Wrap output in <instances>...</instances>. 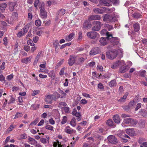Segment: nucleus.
Here are the masks:
<instances>
[{
	"mask_svg": "<svg viewBox=\"0 0 147 147\" xmlns=\"http://www.w3.org/2000/svg\"><path fill=\"white\" fill-rule=\"evenodd\" d=\"M60 96V95L56 92L53 94L45 96V101L47 104H51L53 100H56Z\"/></svg>",
	"mask_w": 147,
	"mask_h": 147,
	"instance_id": "nucleus-1",
	"label": "nucleus"
},
{
	"mask_svg": "<svg viewBox=\"0 0 147 147\" xmlns=\"http://www.w3.org/2000/svg\"><path fill=\"white\" fill-rule=\"evenodd\" d=\"M118 54L116 50H111L106 53V56L108 59H113L115 58Z\"/></svg>",
	"mask_w": 147,
	"mask_h": 147,
	"instance_id": "nucleus-2",
	"label": "nucleus"
},
{
	"mask_svg": "<svg viewBox=\"0 0 147 147\" xmlns=\"http://www.w3.org/2000/svg\"><path fill=\"white\" fill-rule=\"evenodd\" d=\"M103 21L107 22H112L117 21V18L109 15L105 14L103 17Z\"/></svg>",
	"mask_w": 147,
	"mask_h": 147,
	"instance_id": "nucleus-3",
	"label": "nucleus"
},
{
	"mask_svg": "<svg viewBox=\"0 0 147 147\" xmlns=\"http://www.w3.org/2000/svg\"><path fill=\"white\" fill-rule=\"evenodd\" d=\"M100 33L102 35H104L105 34L107 36V38H108L111 39V41L112 42H113V40H117L118 38L117 37H113L112 35L111 34H109V32H108L105 29H103L100 32Z\"/></svg>",
	"mask_w": 147,
	"mask_h": 147,
	"instance_id": "nucleus-4",
	"label": "nucleus"
},
{
	"mask_svg": "<svg viewBox=\"0 0 147 147\" xmlns=\"http://www.w3.org/2000/svg\"><path fill=\"white\" fill-rule=\"evenodd\" d=\"M93 26L92 30L98 31L99 30L101 27V22L99 21H94L93 22Z\"/></svg>",
	"mask_w": 147,
	"mask_h": 147,
	"instance_id": "nucleus-5",
	"label": "nucleus"
},
{
	"mask_svg": "<svg viewBox=\"0 0 147 147\" xmlns=\"http://www.w3.org/2000/svg\"><path fill=\"white\" fill-rule=\"evenodd\" d=\"M123 122L125 123L128 124L134 125H136L137 123V121L131 118H126L124 119Z\"/></svg>",
	"mask_w": 147,
	"mask_h": 147,
	"instance_id": "nucleus-6",
	"label": "nucleus"
},
{
	"mask_svg": "<svg viewBox=\"0 0 147 147\" xmlns=\"http://www.w3.org/2000/svg\"><path fill=\"white\" fill-rule=\"evenodd\" d=\"M76 57H77L74 55H72L70 56L68 60V63L69 66H71L75 63Z\"/></svg>",
	"mask_w": 147,
	"mask_h": 147,
	"instance_id": "nucleus-7",
	"label": "nucleus"
},
{
	"mask_svg": "<svg viewBox=\"0 0 147 147\" xmlns=\"http://www.w3.org/2000/svg\"><path fill=\"white\" fill-rule=\"evenodd\" d=\"M108 139L109 142L111 143L115 144L118 142L117 138L113 135H110L108 137Z\"/></svg>",
	"mask_w": 147,
	"mask_h": 147,
	"instance_id": "nucleus-8",
	"label": "nucleus"
},
{
	"mask_svg": "<svg viewBox=\"0 0 147 147\" xmlns=\"http://www.w3.org/2000/svg\"><path fill=\"white\" fill-rule=\"evenodd\" d=\"M97 34L95 32H90L87 33V35L88 37L91 39H95L96 37Z\"/></svg>",
	"mask_w": 147,
	"mask_h": 147,
	"instance_id": "nucleus-9",
	"label": "nucleus"
},
{
	"mask_svg": "<svg viewBox=\"0 0 147 147\" xmlns=\"http://www.w3.org/2000/svg\"><path fill=\"white\" fill-rule=\"evenodd\" d=\"M100 51V48L97 47H95L92 49L90 52V54L91 55H94L98 54Z\"/></svg>",
	"mask_w": 147,
	"mask_h": 147,
	"instance_id": "nucleus-10",
	"label": "nucleus"
},
{
	"mask_svg": "<svg viewBox=\"0 0 147 147\" xmlns=\"http://www.w3.org/2000/svg\"><path fill=\"white\" fill-rule=\"evenodd\" d=\"M101 18V17L99 15H92L89 16L88 20H99Z\"/></svg>",
	"mask_w": 147,
	"mask_h": 147,
	"instance_id": "nucleus-11",
	"label": "nucleus"
},
{
	"mask_svg": "<svg viewBox=\"0 0 147 147\" xmlns=\"http://www.w3.org/2000/svg\"><path fill=\"white\" fill-rule=\"evenodd\" d=\"M109 39H110L108 38L107 37V38L102 37L100 38L99 42L101 45H105L107 44L108 40Z\"/></svg>",
	"mask_w": 147,
	"mask_h": 147,
	"instance_id": "nucleus-12",
	"label": "nucleus"
},
{
	"mask_svg": "<svg viewBox=\"0 0 147 147\" xmlns=\"http://www.w3.org/2000/svg\"><path fill=\"white\" fill-rule=\"evenodd\" d=\"M127 133L129 135L133 136L134 135L135 131L133 128H131L126 130Z\"/></svg>",
	"mask_w": 147,
	"mask_h": 147,
	"instance_id": "nucleus-13",
	"label": "nucleus"
},
{
	"mask_svg": "<svg viewBox=\"0 0 147 147\" xmlns=\"http://www.w3.org/2000/svg\"><path fill=\"white\" fill-rule=\"evenodd\" d=\"M74 130L69 126H66L64 129V131L67 134H71L73 133Z\"/></svg>",
	"mask_w": 147,
	"mask_h": 147,
	"instance_id": "nucleus-14",
	"label": "nucleus"
},
{
	"mask_svg": "<svg viewBox=\"0 0 147 147\" xmlns=\"http://www.w3.org/2000/svg\"><path fill=\"white\" fill-rule=\"evenodd\" d=\"M42 52L41 51L38 53L37 55L36 58L35 59L33 63V65H36L38 62V61L40 59V56L41 55L42 53Z\"/></svg>",
	"mask_w": 147,
	"mask_h": 147,
	"instance_id": "nucleus-15",
	"label": "nucleus"
},
{
	"mask_svg": "<svg viewBox=\"0 0 147 147\" xmlns=\"http://www.w3.org/2000/svg\"><path fill=\"white\" fill-rule=\"evenodd\" d=\"M28 142L30 144L32 145H34L35 144H36L37 142V141H36L34 139L28 136Z\"/></svg>",
	"mask_w": 147,
	"mask_h": 147,
	"instance_id": "nucleus-16",
	"label": "nucleus"
},
{
	"mask_svg": "<svg viewBox=\"0 0 147 147\" xmlns=\"http://www.w3.org/2000/svg\"><path fill=\"white\" fill-rule=\"evenodd\" d=\"M113 120L117 124L120 122V119L119 118V115H115L113 116Z\"/></svg>",
	"mask_w": 147,
	"mask_h": 147,
	"instance_id": "nucleus-17",
	"label": "nucleus"
},
{
	"mask_svg": "<svg viewBox=\"0 0 147 147\" xmlns=\"http://www.w3.org/2000/svg\"><path fill=\"white\" fill-rule=\"evenodd\" d=\"M74 35V34L71 33L69 34L68 36H66L65 39L67 41H70L73 39Z\"/></svg>",
	"mask_w": 147,
	"mask_h": 147,
	"instance_id": "nucleus-18",
	"label": "nucleus"
},
{
	"mask_svg": "<svg viewBox=\"0 0 147 147\" xmlns=\"http://www.w3.org/2000/svg\"><path fill=\"white\" fill-rule=\"evenodd\" d=\"M65 10L63 9H60L57 12V14H58V17H59L60 16L64 15L65 13Z\"/></svg>",
	"mask_w": 147,
	"mask_h": 147,
	"instance_id": "nucleus-19",
	"label": "nucleus"
},
{
	"mask_svg": "<svg viewBox=\"0 0 147 147\" xmlns=\"http://www.w3.org/2000/svg\"><path fill=\"white\" fill-rule=\"evenodd\" d=\"M83 27L85 29L90 28L91 27V24L87 21H85L83 24Z\"/></svg>",
	"mask_w": 147,
	"mask_h": 147,
	"instance_id": "nucleus-20",
	"label": "nucleus"
},
{
	"mask_svg": "<svg viewBox=\"0 0 147 147\" xmlns=\"http://www.w3.org/2000/svg\"><path fill=\"white\" fill-rule=\"evenodd\" d=\"M93 11L96 13L102 14L104 12V11L102 9L99 8H95L93 9Z\"/></svg>",
	"mask_w": 147,
	"mask_h": 147,
	"instance_id": "nucleus-21",
	"label": "nucleus"
},
{
	"mask_svg": "<svg viewBox=\"0 0 147 147\" xmlns=\"http://www.w3.org/2000/svg\"><path fill=\"white\" fill-rule=\"evenodd\" d=\"M121 61H118L115 63H114L111 65V67L112 69H115L117 68L119 65H120Z\"/></svg>",
	"mask_w": 147,
	"mask_h": 147,
	"instance_id": "nucleus-22",
	"label": "nucleus"
},
{
	"mask_svg": "<svg viewBox=\"0 0 147 147\" xmlns=\"http://www.w3.org/2000/svg\"><path fill=\"white\" fill-rule=\"evenodd\" d=\"M39 7L40 12L45 10V3L43 2H41L39 3Z\"/></svg>",
	"mask_w": 147,
	"mask_h": 147,
	"instance_id": "nucleus-23",
	"label": "nucleus"
},
{
	"mask_svg": "<svg viewBox=\"0 0 147 147\" xmlns=\"http://www.w3.org/2000/svg\"><path fill=\"white\" fill-rule=\"evenodd\" d=\"M9 9L11 11H13L14 9V7L16 5L15 3H11L9 4Z\"/></svg>",
	"mask_w": 147,
	"mask_h": 147,
	"instance_id": "nucleus-24",
	"label": "nucleus"
},
{
	"mask_svg": "<svg viewBox=\"0 0 147 147\" xmlns=\"http://www.w3.org/2000/svg\"><path fill=\"white\" fill-rule=\"evenodd\" d=\"M41 17L42 18H45L47 16V12L45 10L40 11Z\"/></svg>",
	"mask_w": 147,
	"mask_h": 147,
	"instance_id": "nucleus-25",
	"label": "nucleus"
},
{
	"mask_svg": "<svg viewBox=\"0 0 147 147\" xmlns=\"http://www.w3.org/2000/svg\"><path fill=\"white\" fill-rule=\"evenodd\" d=\"M133 27L136 32L140 30V26L138 23H136L134 24Z\"/></svg>",
	"mask_w": 147,
	"mask_h": 147,
	"instance_id": "nucleus-26",
	"label": "nucleus"
},
{
	"mask_svg": "<svg viewBox=\"0 0 147 147\" xmlns=\"http://www.w3.org/2000/svg\"><path fill=\"white\" fill-rule=\"evenodd\" d=\"M70 125L73 127H75L76 125V119L75 117H73L71 119L70 122Z\"/></svg>",
	"mask_w": 147,
	"mask_h": 147,
	"instance_id": "nucleus-27",
	"label": "nucleus"
},
{
	"mask_svg": "<svg viewBox=\"0 0 147 147\" xmlns=\"http://www.w3.org/2000/svg\"><path fill=\"white\" fill-rule=\"evenodd\" d=\"M47 139L48 140L47 141L46 139L44 138H42L40 139V141L43 144H45L47 143H49V137L47 138Z\"/></svg>",
	"mask_w": 147,
	"mask_h": 147,
	"instance_id": "nucleus-28",
	"label": "nucleus"
},
{
	"mask_svg": "<svg viewBox=\"0 0 147 147\" xmlns=\"http://www.w3.org/2000/svg\"><path fill=\"white\" fill-rule=\"evenodd\" d=\"M31 58V57H29L26 59H24L23 60H22V62L25 63H28L30 62Z\"/></svg>",
	"mask_w": 147,
	"mask_h": 147,
	"instance_id": "nucleus-29",
	"label": "nucleus"
},
{
	"mask_svg": "<svg viewBox=\"0 0 147 147\" xmlns=\"http://www.w3.org/2000/svg\"><path fill=\"white\" fill-rule=\"evenodd\" d=\"M109 86L111 87H112L116 86V82L115 80H112L109 83Z\"/></svg>",
	"mask_w": 147,
	"mask_h": 147,
	"instance_id": "nucleus-30",
	"label": "nucleus"
},
{
	"mask_svg": "<svg viewBox=\"0 0 147 147\" xmlns=\"http://www.w3.org/2000/svg\"><path fill=\"white\" fill-rule=\"evenodd\" d=\"M53 146L54 147H62V145H61V143L57 141L56 142H54Z\"/></svg>",
	"mask_w": 147,
	"mask_h": 147,
	"instance_id": "nucleus-31",
	"label": "nucleus"
},
{
	"mask_svg": "<svg viewBox=\"0 0 147 147\" xmlns=\"http://www.w3.org/2000/svg\"><path fill=\"white\" fill-rule=\"evenodd\" d=\"M77 118V120L78 121H80L81 119L82 116L81 114L79 113H78L74 115Z\"/></svg>",
	"mask_w": 147,
	"mask_h": 147,
	"instance_id": "nucleus-32",
	"label": "nucleus"
},
{
	"mask_svg": "<svg viewBox=\"0 0 147 147\" xmlns=\"http://www.w3.org/2000/svg\"><path fill=\"white\" fill-rule=\"evenodd\" d=\"M128 94V93H125L123 97L119 100V101L120 102H123L125 100Z\"/></svg>",
	"mask_w": 147,
	"mask_h": 147,
	"instance_id": "nucleus-33",
	"label": "nucleus"
},
{
	"mask_svg": "<svg viewBox=\"0 0 147 147\" xmlns=\"http://www.w3.org/2000/svg\"><path fill=\"white\" fill-rule=\"evenodd\" d=\"M107 124L110 126H113V122L111 119L108 120L107 122Z\"/></svg>",
	"mask_w": 147,
	"mask_h": 147,
	"instance_id": "nucleus-34",
	"label": "nucleus"
},
{
	"mask_svg": "<svg viewBox=\"0 0 147 147\" xmlns=\"http://www.w3.org/2000/svg\"><path fill=\"white\" fill-rule=\"evenodd\" d=\"M125 134V133L124 131H121L117 135L121 138L123 139Z\"/></svg>",
	"mask_w": 147,
	"mask_h": 147,
	"instance_id": "nucleus-35",
	"label": "nucleus"
},
{
	"mask_svg": "<svg viewBox=\"0 0 147 147\" xmlns=\"http://www.w3.org/2000/svg\"><path fill=\"white\" fill-rule=\"evenodd\" d=\"M27 138V135L26 134H22L20 135V137L18 139L20 140L21 139H25Z\"/></svg>",
	"mask_w": 147,
	"mask_h": 147,
	"instance_id": "nucleus-36",
	"label": "nucleus"
},
{
	"mask_svg": "<svg viewBox=\"0 0 147 147\" xmlns=\"http://www.w3.org/2000/svg\"><path fill=\"white\" fill-rule=\"evenodd\" d=\"M127 70L125 67H121L120 69L119 72L121 73H123L126 72Z\"/></svg>",
	"mask_w": 147,
	"mask_h": 147,
	"instance_id": "nucleus-37",
	"label": "nucleus"
},
{
	"mask_svg": "<svg viewBox=\"0 0 147 147\" xmlns=\"http://www.w3.org/2000/svg\"><path fill=\"white\" fill-rule=\"evenodd\" d=\"M140 76L144 77L146 74V72L144 70H141L139 71Z\"/></svg>",
	"mask_w": 147,
	"mask_h": 147,
	"instance_id": "nucleus-38",
	"label": "nucleus"
},
{
	"mask_svg": "<svg viewBox=\"0 0 147 147\" xmlns=\"http://www.w3.org/2000/svg\"><path fill=\"white\" fill-rule=\"evenodd\" d=\"M35 24L37 26H40L41 25V22L40 20H37L35 21Z\"/></svg>",
	"mask_w": 147,
	"mask_h": 147,
	"instance_id": "nucleus-39",
	"label": "nucleus"
},
{
	"mask_svg": "<svg viewBox=\"0 0 147 147\" xmlns=\"http://www.w3.org/2000/svg\"><path fill=\"white\" fill-rule=\"evenodd\" d=\"M53 70L50 71L49 73L48 74L49 76L51 78H53L55 77V74L54 73Z\"/></svg>",
	"mask_w": 147,
	"mask_h": 147,
	"instance_id": "nucleus-40",
	"label": "nucleus"
},
{
	"mask_svg": "<svg viewBox=\"0 0 147 147\" xmlns=\"http://www.w3.org/2000/svg\"><path fill=\"white\" fill-rule=\"evenodd\" d=\"M67 121V117L66 116H64L63 117V119L62 120L61 123L63 125Z\"/></svg>",
	"mask_w": 147,
	"mask_h": 147,
	"instance_id": "nucleus-41",
	"label": "nucleus"
},
{
	"mask_svg": "<svg viewBox=\"0 0 147 147\" xmlns=\"http://www.w3.org/2000/svg\"><path fill=\"white\" fill-rule=\"evenodd\" d=\"M65 112L66 113H70L69 108L68 107H65L63 108Z\"/></svg>",
	"mask_w": 147,
	"mask_h": 147,
	"instance_id": "nucleus-42",
	"label": "nucleus"
},
{
	"mask_svg": "<svg viewBox=\"0 0 147 147\" xmlns=\"http://www.w3.org/2000/svg\"><path fill=\"white\" fill-rule=\"evenodd\" d=\"M46 129L52 131H53V127L51 125H48L45 126Z\"/></svg>",
	"mask_w": 147,
	"mask_h": 147,
	"instance_id": "nucleus-43",
	"label": "nucleus"
},
{
	"mask_svg": "<svg viewBox=\"0 0 147 147\" xmlns=\"http://www.w3.org/2000/svg\"><path fill=\"white\" fill-rule=\"evenodd\" d=\"M0 9L2 10H4L7 6V4L5 3H3L1 4L0 5Z\"/></svg>",
	"mask_w": 147,
	"mask_h": 147,
	"instance_id": "nucleus-44",
	"label": "nucleus"
},
{
	"mask_svg": "<svg viewBox=\"0 0 147 147\" xmlns=\"http://www.w3.org/2000/svg\"><path fill=\"white\" fill-rule=\"evenodd\" d=\"M40 2H39V0H36L34 2V6L36 9L37 8V7L39 6V5Z\"/></svg>",
	"mask_w": 147,
	"mask_h": 147,
	"instance_id": "nucleus-45",
	"label": "nucleus"
},
{
	"mask_svg": "<svg viewBox=\"0 0 147 147\" xmlns=\"http://www.w3.org/2000/svg\"><path fill=\"white\" fill-rule=\"evenodd\" d=\"M136 104V103L135 101H134V100L130 101L129 105V106L130 108H131L133 106L135 105Z\"/></svg>",
	"mask_w": 147,
	"mask_h": 147,
	"instance_id": "nucleus-46",
	"label": "nucleus"
},
{
	"mask_svg": "<svg viewBox=\"0 0 147 147\" xmlns=\"http://www.w3.org/2000/svg\"><path fill=\"white\" fill-rule=\"evenodd\" d=\"M22 114L21 113L18 112L16 114L14 119H16L17 118L22 117Z\"/></svg>",
	"mask_w": 147,
	"mask_h": 147,
	"instance_id": "nucleus-47",
	"label": "nucleus"
},
{
	"mask_svg": "<svg viewBox=\"0 0 147 147\" xmlns=\"http://www.w3.org/2000/svg\"><path fill=\"white\" fill-rule=\"evenodd\" d=\"M133 17L136 18H140L141 15L140 14L136 13H135L133 14Z\"/></svg>",
	"mask_w": 147,
	"mask_h": 147,
	"instance_id": "nucleus-48",
	"label": "nucleus"
},
{
	"mask_svg": "<svg viewBox=\"0 0 147 147\" xmlns=\"http://www.w3.org/2000/svg\"><path fill=\"white\" fill-rule=\"evenodd\" d=\"M53 44L55 48H57L58 47V46L59 45L58 41L57 40H56L55 41L53 42Z\"/></svg>",
	"mask_w": 147,
	"mask_h": 147,
	"instance_id": "nucleus-49",
	"label": "nucleus"
},
{
	"mask_svg": "<svg viewBox=\"0 0 147 147\" xmlns=\"http://www.w3.org/2000/svg\"><path fill=\"white\" fill-rule=\"evenodd\" d=\"M85 59L83 57L79 58L78 59V64H81L84 61Z\"/></svg>",
	"mask_w": 147,
	"mask_h": 147,
	"instance_id": "nucleus-50",
	"label": "nucleus"
},
{
	"mask_svg": "<svg viewBox=\"0 0 147 147\" xmlns=\"http://www.w3.org/2000/svg\"><path fill=\"white\" fill-rule=\"evenodd\" d=\"M28 30V28L27 26H25L23 29L22 30L23 32L25 34L26 33Z\"/></svg>",
	"mask_w": 147,
	"mask_h": 147,
	"instance_id": "nucleus-51",
	"label": "nucleus"
},
{
	"mask_svg": "<svg viewBox=\"0 0 147 147\" xmlns=\"http://www.w3.org/2000/svg\"><path fill=\"white\" fill-rule=\"evenodd\" d=\"M78 41H80L82 39V34L81 32H80L78 33Z\"/></svg>",
	"mask_w": 147,
	"mask_h": 147,
	"instance_id": "nucleus-52",
	"label": "nucleus"
},
{
	"mask_svg": "<svg viewBox=\"0 0 147 147\" xmlns=\"http://www.w3.org/2000/svg\"><path fill=\"white\" fill-rule=\"evenodd\" d=\"M142 106V104L141 103H138L137 104L136 107L135 108V110L136 111H137Z\"/></svg>",
	"mask_w": 147,
	"mask_h": 147,
	"instance_id": "nucleus-53",
	"label": "nucleus"
},
{
	"mask_svg": "<svg viewBox=\"0 0 147 147\" xmlns=\"http://www.w3.org/2000/svg\"><path fill=\"white\" fill-rule=\"evenodd\" d=\"M25 34L23 32L22 30L19 32L17 34V36L20 37L22 36Z\"/></svg>",
	"mask_w": 147,
	"mask_h": 147,
	"instance_id": "nucleus-54",
	"label": "nucleus"
},
{
	"mask_svg": "<svg viewBox=\"0 0 147 147\" xmlns=\"http://www.w3.org/2000/svg\"><path fill=\"white\" fill-rule=\"evenodd\" d=\"M59 93L61 94L62 96L61 97V98H62L64 96H65L66 95V94L62 90H60L59 91Z\"/></svg>",
	"mask_w": 147,
	"mask_h": 147,
	"instance_id": "nucleus-55",
	"label": "nucleus"
},
{
	"mask_svg": "<svg viewBox=\"0 0 147 147\" xmlns=\"http://www.w3.org/2000/svg\"><path fill=\"white\" fill-rule=\"evenodd\" d=\"M30 47L28 45H26L24 47V49L27 52L30 49Z\"/></svg>",
	"mask_w": 147,
	"mask_h": 147,
	"instance_id": "nucleus-56",
	"label": "nucleus"
},
{
	"mask_svg": "<svg viewBox=\"0 0 147 147\" xmlns=\"http://www.w3.org/2000/svg\"><path fill=\"white\" fill-rule=\"evenodd\" d=\"M15 101V99L13 97H12V96H11L10 99L9 100V101L8 102V104H11V103H13Z\"/></svg>",
	"mask_w": 147,
	"mask_h": 147,
	"instance_id": "nucleus-57",
	"label": "nucleus"
},
{
	"mask_svg": "<svg viewBox=\"0 0 147 147\" xmlns=\"http://www.w3.org/2000/svg\"><path fill=\"white\" fill-rule=\"evenodd\" d=\"M63 85L64 86H67L68 84V80L67 79H65L64 81Z\"/></svg>",
	"mask_w": 147,
	"mask_h": 147,
	"instance_id": "nucleus-58",
	"label": "nucleus"
},
{
	"mask_svg": "<svg viewBox=\"0 0 147 147\" xmlns=\"http://www.w3.org/2000/svg\"><path fill=\"white\" fill-rule=\"evenodd\" d=\"M97 69L98 70H99L101 71H103V67L101 65H98L97 67Z\"/></svg>",
	"mask_w": 147,
	"mask_h": 147,
	"instance_id": "nucleus-59",
	"label": "nucleus"
},
{
	"mask_svg": "<svg viewBox=\"0 0 147 147\" xmlns=\"http://www.w3.org/2000/svg\"><path fill=\"white\" fill-rule=\"evenodd\" d=\"M95 62L92 61L88 64V65L90 67H93L95 65Z\"/></svg>",
	"mask_w": 147,
	"mask_h": 147,
	"instance_id": "nucleus-60",
	"label": "nucleus"
},
{
	"mask_svg": "<svg viewBox=\"0 0 147 147\" xmlns=\"http://www.w3.org/2000/svg\"><path fill=\"white\" fill-rule=\"evenodd\" d=\"M115 10V8H112L111 9H109V8H107L106 9L107 12H109V13H111L114 11Z\"/></svg>",
	"mask_w": 147,
	"mask_h": 147,
	"instance_id": "nucleus-61",
	"label": "nucleus"
},
{
	"mask_svg": "<svg viewBox=\"0 0 147 147\" xmlns=\"http://www.w3.org/2000/svg\"><path fill=\"white\" fill-rule=\"evenodd\" d=\"M87 102V100L85 99H82L80 101L81 103L83 105L86 104Z\"/></svg>",
	"mask_w": 147,
	"mask_h": 147,
	"instance_id": "nucleus-62",
	"label": "nucleus"
},
{
	"mask_svg": "<svg viewBox=\"0 0 147 147\" xmlns=\"http://www.w3.org/2000/svg\"><path fill=\"white\" fill-rule=\"evenodd\" d=\"M39 92L40 91L39 90H35L33 91V93L32 94V96H34L38 94Z\"/></svg>",
	"mask_w": 147,
	"mask_h": 147,
	"instance_id": "nucleus-63",
	"label": "nucleus"
},
{
	"mask_svg": "<svg viewBox=\"0 0 147 147\" xmlns=\"http://www.w3.org/2000/svg\"><path fill=\"white\" fill-rule=\"evenodd\" d=\"M65 70V68H62L59 72V74L60 75H63L64 74Z\"/></svg>",
	"mask_w": 147,
	"mask_h": 147,
	"instance_id": "nucleus-64",
	"label": "nucleus"
}]
</instances>
